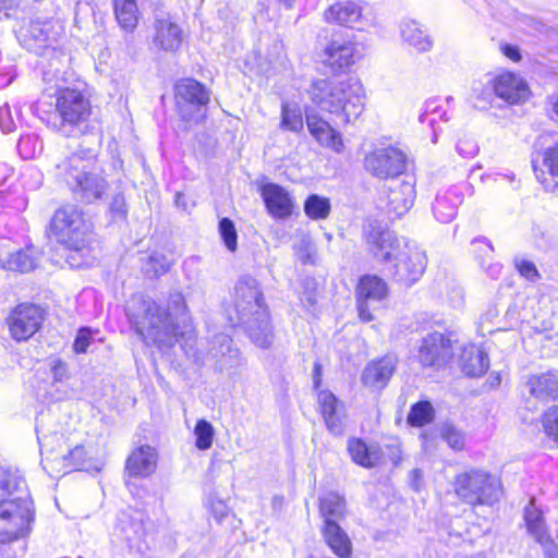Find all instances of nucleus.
I'll use <instances>...</instances> for the list:
<instances>
[{"mask_svg":"<svg viewBox=\"0 0 558 558\" xmlns=\"http://www.w3.org/2000/svg\"><path fill=\"white\" fill-rule=\"evenodd\" d=\"M452 357V342L440 332L428 333L418 350V360L423 366H441Z\"/></svg>","mask_w":558,"mask_h":558,"instance_id":"nucleus-17","label":"nucleus"},{"mask_svg":"<svg viewBox=\"0 0 558 558\" xmlns=\"http://www.w3.org/2000/svg\"><path fill=\"white\" fill-rule=\"evenodd\" d=\"M36 432L41 454H44L45 452L53 453L57 450L54 445H58L59 448L61 447L62 435H59L58 433H53L51 435H41L38 425L36 427Z\"/></svg>","mask_w":558,"mask_h":558,"instance_id":"nucleus-57","label":"nucleus"},{"mask_svg":"<svg viewBox=\"0 0 558 558\" xmlns=\"http://www.w3.org/2000/svg\"><path fill=\"white\" fill-rule=\"evenodd\" d=\"M17 150L23 159H33L43 153V140L34 132H26L20 136Z\"/></svg>","mask_w":558,"mask_h":558,"instance_id":"nucleus-44","label":"nucleus"},{"mask_svg":"<svg viewBox=\"0 0 558 558\" xmlns=\"http://www.w3.org/2000/svg\"><path fill=\"white\" fill-rule=\"evenodd\" d=\"M13 172L14 171L11 166H9L5 162H0V198L2 199L5 206L13 207L17 210H23L27 206L26 198L24 196H19L12 203L8 197L9 189L2 190L7 182L12 179Z\"/></svg>","mask_w":558,"mask_h":558,"instance_id":"nucleus-45","label":"nucleus"},{"mask_svg":"<svg viewBox=\"0 0 558 558\" xmlns=\"http://www.w3.org/2000/svg\"><path fill=\"white\" fill-rule=\"evenodd\" d=\"M348 451L351 459L364 468H374L381 461V450L377 445H367L360 438H350L348 440Z\"/></svg>","mask_w":558,"mask_h":558,"instance_id":"nucleus-32","label":"nucleus"},{"mask_svg":"<svg viewBox=\"0 0 558 558\" xmlns=\"http://www.w3.org/2000/svg\"><path fill=\"white\" fill-rule=\"evenodd\" d=\"M304 121L302 110L295 102L283 101L281 105V128L291 132H301Z\"/></svg>","mask_w":558,"mask_h":558,"instance_id":"nucleus-43","label":"nucleus"},{"mask_svg":"<svg viewBox=\"0 0 558 558\" xmlns=\"http://www.w3.org/2000/svg\"><path fill=\"white\" fill-rule=\"evenodd\" d=\"M473 97L476 108L481 110L489 108L495 98H498L495 76L486 75L483 81L475 84L473 86Z\"/></svg>","mask_w":558,"mask_h":558,"instance_id":"nucleus-41","label":"nucleus"},{"mask_svg":"<svg viewBox=\"0 0 558 558\" xmlns=\"http://www.w3.org/2000/svg\"><path fill=\"white\" fill-rule=\"evenodd\" d=\"M473 245L475 247V252L481 253L476 258L478 259L483 270L492 279H498L501 274L502 266L497 262H493V245L485 239L474 240Z\"/></svg>","mask_w":558,"mask_h":558,"instance_id":"nucleus-39","label":"nucleus"},{"mask_svg":"<svg viewBox=\"0 0 558 558\" xmlns=\"http://www.w3.org/2000/svg\"><path fill=\"white\" fill-rule=\"evenodd\" d=\"M56 174L62 179L76 197L86 203L99 199L107 190L100 174L96 154L81 149L56 165Z\"/></svg>","mask_w":558,"mask_h":558,"instance_id":"nucleus-6","label":"nucleus"},{"mask_svg":"<svg viewBox=\"0 0 558 558\" xmlns=\"http://www.w3.org/2000/svg\"><path fill=\"white\" fill-rule=\"evenodd\" d=\"M514 265L519 274L530 281L538 279L539 274L534 263L524 258L515 257Z\"/></svg>","mask_w":558,"mask_h":558,"instance_id":"nucleus-59","label":"nucleus"},{"mask_svg":"<svg viewBox=\"0 0 558 558\" xmlns=\"http://www.w3.org/2000/svg\"><path fill=\"white\" fill-rule=\"evenodd\" d=\"M364 167L376 178H395L405 171L407 156L402 150L396 147L378 148L365 156Z\"/></svg>","mask_w":558,"mask_h":558,"instance_id":"nucleus-11","label":"nucleus"},{"mask_svg":"<svg viewBox=\"0 0 558 558\" xmlns=\"http://www.w3.org/2000/svg\"><path fill=\"white\" fill-rule=\"evenodd\" d=\"M50 372L54 381H62L68 377L66 364L59 359L50 362Z\"/></svg>","mask_w":558,"mask_h":558,"instance_id":"nucleus-64","label":"nucleus"},{"mask_svg":"<svg viewBox=\"0 0 558 558\" xmlns=\"http://www.w3.org/2000/svg\"><path fill=\"white\" fill-rule=\"evenodd\" d=\"M322 535L330 550L339 558H350L353 545L348 533L338 522H328L322 526Z\"/></svg>","mask_w":558,"mask_h":558,"instance_id":"nucleus-30","label":"nucleus"},{"mask_svg":"<svg viewBox=\"0 0 558 558\" xmlns=\"http://www.w3.org/2000/svg\"><path fill=\"white\" fill-rule=\"evenodd\" d=\"M82 82L68 86L65 83L56 85L54 110L46 109L44 101L33 105L34 113L50 129L64 135H71L90 117L92 105L83 89Z\"/></svg>","mask_w":558,"mask_h":558,"instance_id":"nucleus-5","label":"nucleus"},{"mask_svg":"<svg viewBox=\"0 0 558 558\" xmlns=\"http://www.w3.org/2000/svg\"><path fill=\"white\" fill-rule=\"evenodd\" d=\"M526 387L530 395L541 402H549L558 398V372L548 371L529 377Z\"/></svg>","mask_w":558,"mask_h":558,"instance_id":"nucleus-26","label":"nucleus"},{"mask_svg":"<svg viewBox=\"0 0 558 558\" xmlns=\"http://www.w3.org/2000/svg\"><path fill=\"white\" fill-rule=\"evenodd\" d=\"M524 520L529 533L542 546L546 558H558V546L547 532L544 517L532 499L524 509Z\"/></svg>","mask_w":558,"mask_h":558,"instance_id":"nucleus-18","label":"nucleus"},{"mask_svg":"<svg viewBox=\"0 0 558 558\" xmlns=\"http://www.w3.org/2000/svg\"><path fill=\"white\" fill-rule=\"evenodd\" d=\"M210 355L217 360L220 369H228L239 361V350L232 348V339L225 333L217 335L213 340Z\"/></svg>","mask_w":558,"mask_h":558,"instance_id":"nucleus-33","label":"nucleus"},{"mask_svg":"<svg viewBox=\"0 0 558 558\" xmlns=\"http://www.w3.org/2000/svg\"><path fill=\"white\" fill-rule=\"evenodd\" d=\"M307 95L316 108L328 112L341 128L353 124L365 109V90L354 76L314 80Z\"/></svg>","mask_w":558,"mask_h":558,"instance_id":"nucleus-3","label":"nucleus"},{"mask_svg":"<svg viewBox=\"0 0 558 558\" xmlns=\"http://www.w3.org/2000/svg\"><path fill=\"white\" fill-rule=\"evenodd\" d=\"M325 20L329 23L363 29L366 25L363 7L356 1H340L325 11Z\"/></svg>","mask_w":558,"mask_h":558,"instance_id":"nucleus-21","label":"nucleus"},{"mask_svg":"<svg viewBox=\"0 0 558 558\" xmlns=\"http://www.w3.org/2000/svg\"><path fill=\"white\" fill-rule=\"evenodd\" d=\"M497 97L509 102L518 104L529 97V87L525 81L511 72L495 75Z\"/></svg>","mask_w":558,"mask_h":558,"instance_id":"nucleus-25","label":"nucleus"},{"mask_svg":"<svg viewBox=\"0 0 558 558\" xmlns=\"http://www.w3.org/2000/svg\"><path fill=\"white\" fill-rule=\"evenodd\" d=\"M92 342V330L87 327L81 328L76 335L73 343V349L76 353L86 352Z\"/></svg>","mask_w":558,"mask_h":558,"instance_id":"nucleus-61","label":"nucleus"},{"mask_svg":"<svg viewBox=\"0 0 558 558\" xmlns=\"http://www.w3.org/2000/svg\"><path fill=\"white\" fill-rule=\"evenodd\" d=\"M157 462V450L151 446L143 445L129 456L125 471L131 477H147L156 471Z\"/></svg>","mask_w":558,"mask_h":558,"instance_id":"nucleus-23","label":"nucleus"},{"mask_svg":"<svg viewBox=\"0 0 558 558\" xmlns=\"http://www.w3.org/2000/svg\"><path fill=\"white\" fill-rule=\"evenodd\" d=\"M175 98L179 106L204 107L209 101V93L194 78H182L175 84Z\"/></svg>","mask_w":558,"mask_h":558,"instance_id":"nucleus-31","label":"nucleus"},{"mask_svg":"<svg viewBox=\"0 0 558 558\" xmlns=\"http://www.w3.org/2000/svg\"><path fill=\"white\" fill-rule=\"evenodd\" d=\"M296 254L303 264L314 263V248L308 240H302L296 246Z\"/></svg>","mask_w":558,"mask_h":558,"instance_id":"nucleus-62","label":"nucleus"},{"mask_svg":"<svg viewBox=\"0 0 558 558\" xmlns=\"http://www.w3.org/2000/svg\"><path fill=\"white\" fill-rule=\"evenodd\" d=\"M322 62L333 73L344 71L359 59L356 45L344 38H333L320 53Z\"/></svg>","mask_w":558,"mask_h":558,"instance_id":"nucleus-15","label":"nucleus"},{"mask_svg":"<svg viewBox=\"0 0 558 558\" xmlns=\"http://www.w3.org/2000/svg\"><path fill=\"white\" fill-rule=\"evenodd\" d=\"M545 433L558 442V407L549 408L543 415Z\"/></svg>","mask_w":558,"mask_h":558,"instance_id":"nucleus-56","label":"nucleus"},{"mask_svg":"<svg viewBox=\"0 0 558 558\" xmlns=\"http://www.w3.org/2000/svg\"><path fill=\"white\" fill-rule=\"evenodd\" d=\"M454 490L466 504L493 505L501 496V484L485 471L470 470L456 476Z\"/></svg>","mask_w":558,"mask_h":558,"instance_id":"nucleus-9","label":"nucleus"},{"mask_svg":"<svg viewBox=\"0 0 558 558\" xmlns=\"http://www.w3.org/2000/svg\"><path fill=\"white\" fill-rule=\"evenodd\" d=\"M459 365L466 376L480 377L488 369L489 359L482 347L470 343L461 348Z\"/></svg>","mask_w":558,"mask_h":558,"instance_id":"nucleus-27","label":"nucleus"},{"mask_svg":"<svg viewBox=\"0 0 558 558\" xmlns=\"http://www.w3.org/2000/svg\"><path fill=\"white\" fill-rule=\"evenodd\" d=\"M15 76L13 65L7 61L3 62L0 58V89L10 85Z\"/></svg>","mask_w":558,"mask_h":558,"instance_id":"nucleus-63","label":"nucleus"},{"mask_svg":"<svg viewBox=\"0 0 558 558\" xmlns=\"http://www.w3.org/2000/svg\"><path fill=\"white\" fill-rule=\"evenodd\" d=\"M396 365L397 359L392 355H386L379 360L372 361L363 371V385L373 390L383 389L395 373Z\"/></svg>","mask_w":558,"mask_h":558,"instance_id":"nucleus-22","label":"nucleus"},{"mask_svg":"<svg viewBox=\"0 0 558 558\" xmlns=\"http://www.w3.org/2000/svg\"><path fill=\"white\" fill-rule=\"evenodd\" d=\"M388 293L386 282L377 276H364L361 278L357 290V311L360 319L371 322L373 319L372 311L383 301Z\"/></svg>","mask_w":558,"mask_h":558,"instance_id":"nucleus-13","label":"nucleus"},{"mask_svg":"<svg viewBox=\"0 0 558 558\" xmlns=\"http://www.w3.org/2000/svg\"><path fill=\"white\" fill-rule=\"evenodd\" d=\"M38 260V254L33 245L26 246L16 253L11 254L5 260L4 267L9 270L19 272H28L35 269Z\"/></svg>","mask_w":558,"mask_h":558,"instance_id":"nucleus-40","label":"nucleus"},{"mask_svg":"<svg viewBox=\"0 0 558 558\" xmlns=\"http://www.w3.org/2000/svg\"><path fill=\"white\" fill-rule=\"evenodd\" d=\"M401 37L405 43L413 47L418 52H426L432 49L433 41L428 34L421 27V25L410 19H405L400 24Z\"/></svg>","mask_w":558,"mask_h":558,"instance_id":"nucleus-34","label":"nucleus"},{"mask_svg":"<svg viewBox=\"0 0 558 558\" xmlns=\"http://www.w3.org/2000/svg\"><path fill=\"white\" fill-rule=\"evenodd\" d=\"M319 512L324 520L323 524L328 522L339 523L347 514L344 497L335 492L324 494L319 499Z\"/></svg>","mask_w":558,"mask_h":558,"instance_id":"nucleus-35","label":"nucleus"},{"mask_svg":"<svg viewBox=\"0 0 558 558\" xmlns=\"http://www.w3.org/2000/svg\"><path fill=\"white\" fill-rule=\"evenodd\" d=\"M306 125L310 134L323 147L329 148L337 154L344 151L342 135L331 124L317 113H305Z\"/></svg>","mask_w":558,"mask_h":558,"instance_id":"nucleus-19","label":"nucleus"},{"mask_svg":"<svg viewBox=\"0 0 558 558\" xmlns=\"http://www.w3.org/2000/svg\"><path fill=\"white\" fill-rule=\"evenodd\" d=\"M205 507L210 515L218 522H222L229 515V507L225 500L209 494L205 499Z\"/></svg>","mask_w":558,"mask_h":558,"instance_id":"nucleus-51","label":"nucleus"},{"mask_svg":"<svg viewBox=\"0 0 558 558\" xmlns=\"http://www.w3.org/2000/svg\"><path fill=\"white\" fill-rule=\"evenodd\" d=\"M439 437L447 442V445L456 450H462L465 445L464 434L451 423H442L437 427Z\"/></svg>","mask_w":558,"mask_h":558,"instance_id":"nucleus-48","label":"nucleus"},{"mask_svg":"<svg viewBox=\"0 0 558 558\" xmlns=\"http://www.w3.org/2000/svg\"><path fill=\"white\" fill-rule=\"evenodd\" d=\"M331 211V204L328 197L318 194H311L304 202V213L312 220H324Z\"/></svg>","mask_w":558,"mask_h":558,"instance_id":"nucleus-42","label":"nucleus"},{"mask_svg":"<svg viewBox=\"0 0 558 558\" xmlns=\"http://www.w3.org/2000/svg\"><path fill=\"white\" fill-rule=\"evenodd\" d=\"M22 493H28V490L19 471L0 468V505Z\"/></svg>","mask_w":558,"mask_h":558,"instance_id":"nucleus-36","label":"nucleus"},{"mask_svg":"<svg viewBox=\"0 0 558 558\" xmlns=\"http://www.w3.org/2000/svg\"><path fill=\"white\" fill-rule=\"evenodd\" d=\"M21 182L26 190H37L43 184V173L35 167L26 168L21 175Z\"/></svg>","mask_w":558,"mask_h":558,"instance_id":"nucleus-58","label":"nucleus"},{"mask_svg":"<svg viewBox=\"0 0 558 558\" xmlns=\"http://www.w3.org/2000/svg\"><path fill=\"white\" fill-rule=\"evenodd\" d=\"M450 120V114L447 108L444 107L441 101L436 98L428 99L424 102L418 121L426 124L432 130V142H438V135L442 131L441 124Z\"/></svg>","mask_w":558,"mask_h":558,"instance_id":"nucleus-29","label":"nucleus"},{"mask_svg":"<svg viewBox=\"0 0 558 558\" xmlns=\"http://www.w3.org/2000/svg\"><path fill=\"white\" fill-rule=\"evenodd\" d=\"M219 234L230 252H234L238 247V233L234 223L229 218H222L219 221Z\"/></svg>","mask_w":558,"mask_h":558,"instance_id":"nucleus-50","label":"nucleus"},{"mask_svg":"<svg viewBox=\"0 0 558 558\" xmlns=\"http://www.w3.org/2000/svg\"><path fill=\"white\" fill-rule=\"evenodd\" d=\"M125 313L132 329L147 345L162 350L181 342L183 349H192L195 342L194 325L180 292L169 295L167 311L153 299L134 295Z\"/></svg>","mask_w":558,"mask_h":558,"instance_id":"nucleus-1","label":"nucleus"},{"mask_svg":"<svg viewBox=\"0 0 558 558\" xmlns=\"http://www.w3.org/2000/svg\"><path fill=\"white\" fill-rule=\"evenodd\" d=\"M109 208L113 220L118 221L126 218L128 209L122 194H117L112 197Z\"/></svg>","mask_w":558,"mask_h":558,"instance_id":"nucleus-60","label":"nucleus"},{"mask_svg":"<svg viewBox=\"0 0 558 558\" xmlns=\"http://www.w3.org/2000/svg\"><path fill=\"white\" fill-rule=\"evenodd\" d=\"M64 34V22L59 19L32 20L16 31V38L25 49L45 54L57 49Z\"/></svg>","mask_w":558,"mask_h":558,"instance_id":"nucleus-10","label":"nucleus"},{"mask_svg":"<svg viewBox=\"0 0 558 558\" xmlns=\"http://www.w3.org/2000/svg\"><path fill=\"white\" fill-rule=\"evenodd\" d=\"M365 241L369 253L395 282L410 288L422 278L427 256L414 242L380 227H372Z\"/></svg>","mask_w":558,"mask_h":558,"instance_id":"nucleus-2","label":"nucleus"},{"mask_svg":"<svg viewBox=\"0 0 558 558\" xmlns=\"http://www.w3.org/2000/svg\"><path fill=\"white\" fill-rule=\"evenodd\" d=\"M260 195L268 214L276 219H286L294 210V199L282 186L267 183L260 187Z\"/></svg>","mask_w":558,"mask_h":558,"instance_id":"nucleus-20","label":"nucleus"},{"mask_svg":"<svg viewBox=\"0 0 558 558\" xmlns=\"http://www.w3.org/2000/svg\"><path fill=\"white\" fill-rule=\"evenodd\" d=\"M86 452L84 447L75 446L66 454H62L61 458L64 462V468L70 470H78L84 465Z\"/></svg>","mask_w":558,"mask_h":558,"instance_id":"nucleus-53","label":"nucleus"},{"mask_svg":"<svg viewBox=\"0 0 558 558\" xmlns=\"http://www.w3.org/2000/svg\"><path fill=\"white\" fill-rule=\"evenodd\" d=\"M50 231L54 239L69 251L82 256L88 253L89 226L76 206L68 205L59 208L51 219Z\"/></svg>","mask_w":558,"mask_h":558,"instance_id":"nucleus-7","label":"nucleus"},{"mask_svg":"<svg viewBox=\"0 0 558 558\" xmlns=\"http://www.w3.org/2000/svg\"><path fill=\"white\" fill-rule=\"evenodd\" d=\"M171 263L166 255L153 252L143 263L142 269L148 277H159L170 269Z\"/></svg>","mask_w":558,"mask_h":558,"instance_id":"nucleus-47","label":"nucleus"},{"mask_svg":"<svg viewBox=\"0 0 558 558\" xmlns=\"http://www.w3.org/2000/svg\"><path fill=\"white\" fill-rule=\"evenodd\" d=\"M234 311L236 319L230 318L232 325L242 326L257 347L268 348L272 343L269 313L255 278L243 276L238 280L234 288Z\"/></svg>","mask_w":558,"mask_h":558,"instance_id":"nucleus-4","label":"nucleus"},{"mask_svg":"<svg viewBox=\"0 0 558 558\" xmlns=\"http://www.w3.org/2000/svg\"><path fill=\"white\" fill-rule=\"evenodd\" d=\"M19 119L20 112L17 108H15L13 114L12 108L8 104L0 107V129L3 133L15 131Z\"/></svg>","mask_w":558,"mask_h":558,"instance_id":"nucleus-52","label":"nucleus"},{"mask_svg":"<svg viewBox=\"0 0 558 558\" xmlns=\"http://www.w3.org/2000/svg\"><path fill=\"white\" fill-rule=\"evenodd\" d=\"M266 59L270 65H282L287 59L284 45L281 39H272L266 52Z\"/></svg>","mask_w":558,"mask_h":558,"instance_id":"nucleus-55","label":"nucleus"},{"mask_svg":"<svg viewBox=\"0 0 558 558\" xmlns=\"http://www.w3.org/2000/svg\"><path fill=\"white\" fill-rule=\"evenodd\" d=\"M463 201L461 186L452 185L438 191L433 203V214L441 223H448L454 219L458 206Z\"/></svg>","mask_w":558,"mask_h":558,"instance_id":"nucleus-24","label":"nucleus"},{"mask_svg":"<svg viewBox=\"0 0 558 558\" xmlns=\"http://www.w3.org/2000/svg\"><path fill=\"white\" fill-rule=\"evenodd\" d=\"M43 323V312L34 304L19 305L8 318L11 336L16 341L31 338Z\"/></svg>","mask_w":558,"mask_h":558,"instance_id":"nucleus-14","label":"nucleus"},{"mask_svg":"<svg viewBox=\"0 0 558 558\" xmlns=\"http://www.w3.org/2000/svg\"><path fill=\"white\" fill-rule=\"evenodd\" d=\"M543 166L546 168L551 179L546 178L545 172L542 171L541 173H536L538 181L546 191L558 195V183H551L555 178H558V142L543 151ZM535 172L537 171L535 170Z\"/></svg>","mask_w":558,"mask_h":558,"instance_id":"nucleus-37","label":"nucleus"},{"mask_svg":"<svg viewBox=\"0 0 558 558\" xmlns=\"http://www.w3.org/2000/svg\"><path fill=\"white\" fill-rule=\"evenodd\" d=\"M114 15L122 29L132 33L138 23V10L135 0H113Z\"/></svg>","mask_w":558,"mask_h":558,"instance_id":"nucleus-38","label":"nucleus"},{"mask_svg":"<svg viewBox=\"0 0 558 558\" xmlns=\"http://www.w3.org/2000/svg\"><path fill=\"white\" fill-rule=\"evenodd\" d=\"M34 521V507L29 493L16 495L0 505V544L25 537Z\"/></svg>","mask_w":558,"mask_h":558,"instance_id":"nucleus-8","label":"nucleus"},{"mask_svg":"<svg viewBox=\"0 0 558 558\" xmlns=\"http://www.w3.org/2000/svg\"><path fill=\"white\" fill-rule=\"evenodd\" d=\"M456 150L462 158L471 159L478 154L480 147L473 137L463 135L459 137Z\"/></svg>","mask_w":558,"mask_h":558,"instance_id":"nucleus-54","label":"nucleus"},{"mask_svg":"<svg viewBox=\"0 0 558 558\" xmlns=\"http://www.w3.org/2000/svg\"><path fill=\"white\" fill-rule=\"evenodd\" d=\"M416 198L415 182L412 178L391 181L381 192L380 202L387 214L400 218L413 206Z\"/></svg>","mask_w":558,"mask_h":558,"instance_id":"nucleus-12","label":"nucleus"},{"mask_svg":"<svg viewBox=\"0 0 558 558\" xmlns=\"http://www.w3.org/2000/svg\"><path fill=\"white\" fill-rule=\"evenodd\" d=\"M194 434L196 436L195 445L199 450H207L211 447L214 428L209 422L205 420L197 421Z\"/></svg>","mask_w":558,"mask_h":558,"instance_id":"nucleus-49","label":"nucleus"},{"mask_svg":"<svg viewBox=\"0 0 558 558\" xmlns=\"http://www.w3.org/2000/svg\"><path fill=\"white\" fill-rule=\"evenodd\" d=\"M435 411L429 401H420L411 407L408 423L411 426L422 427L434 420Z\"/></svg>","mask_w":558,"mask_h":558,"instance_id":"nucleus-46","label":"nucleus"},{"mask_svg":"<svg viewBox=\"0 0 558 558\" xmlns=\"http://www.w3.org/2000/svg\"><path fill=\"white\" fill-rule=\"evenodd\" d=\"M317 401L328 430L333 435H342L343 423L339 400L332 392L322 390L317 395Z\"/></svg>","mask_w":558,"mask_h":558,"instance_id":"nucleus-28","label":"nucleus"},{"mask_svg":"<svg viewBox=\"0 0 558 558\" xmlns=\"http://www.w3.org/2000/svg\"><path fill=\"white\" fill-rule=\"evenodd\" d=\"M151 44L157 50L177 51L183 41L181 26L169 14H160L155 17Z\"/></svg>","mask_w":558,"mask_h":558,"instance_id":"nucleus-16","label":"nucleus"}]
</instances>
